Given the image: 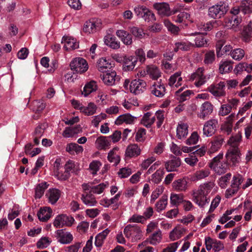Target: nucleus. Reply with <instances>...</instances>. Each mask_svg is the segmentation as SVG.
<instances>
[{"label":"nucleus","mask_w":252,"mask_h":252,"mask_svg":"<svg viewBox=\"0 0 252 252\" xmlns=\"http://www.w3.org/2000/svg\"><path fill=\"white\" fill-rule=\"evenodd\" d=\"M222 158L223 154H219L213 158L209 164V167L219 175L225 173L229 168L227 162L222 160Z\"/></svg>","instance_id":"nucleus-1"},{"label":"nucleus","mask_w":252,"mask_h":252,"mask_svg":"<svg viewBox=\"0 0 252 252\" xmlns=\"http://www.w3.org/2000/svg\"><path fill=\"white\" fill-rule=\"evenodd\" d=\"M226 12V10L224 3L220 1L209 8L208 15L213 19L220 18Z\"/></svg>","instance_id":"nucleus-2"},{"label":"nucleus","mask_w":252,"mask_h":252,"mask_svg":"<svg viewBox=\"0 0 252 252\" xmlns=\"http://www.w3.org/2000/svg\"><path fill=\"white\" fill-rule=\"evenodd\" d=\"M124 233L126 238L134 237L135 239H140L142 232L140 226L137 224H128L124 230Z\"/></svg>","instance_id":"nucleus-3"},{"label":"nucleus","mask_w":252,"mask_h":252,"mask_svg":"<svg viewBox=\"0 0 252 252\" xmlns=\"http://www.w3.org/2000/svg\"><path fill=\"white\" fill-rule=\"evenodd\" d=\"M70 66L72 70L79 73H83L88 69L86 61L82 58L73 59L70 63Z\"/></svg>","instance_id":"nucleus-4"},{"label":"nucleus","mask_w":252,"mask_h":252,"mask_svg":"<svg viewBox=\"0 0 252 252\" xmlns=\"http://www.w3.org/2000/svg\"><path fill=\"white\" fill-rule=\"evenodd\" d=\"M192 200L200 207L204 208L206 203H209V198L207 197L204 190H194L192 194Z\"/></svg>","instance_id":"nucleus-5"},{"label":"nucleus","mask_w":252,"mask_h":252,"mask_svg":"<svg viewBox=\"0 0 252 252\" xmlns=\"http://www.w3.org/2000/svg\"><path fill=\"white\" fill-rule=\"evenodd\" d=\"M103 190H90L89 192H84L81 194V199L83 202L87 206H94L96 203L95 197L93 193L101 194Z\"/></svg>","instance_id":"nucleus-6"},{"label":"nucleus","mask_w":252,"mask_h":252,"mask_svg":"<svg viewBox=\"0 0 252 252\" xmlns=\"http://www.w3.org/2000/svg\"><path fill=\"white\" fill-rule=\"evenodd\" d=\"M147 84L145 81L141 79H135L132 81L129 86L131 93L137 95L141 94L146 90Z\"/></svg>","instance_id":"nucleus-7"},{"label":"nucleus","mask_w":252,"mask_h":252,"mask_svg":"<svg viewBox=\"0 0 252 252\" xmlns=\"http://www.w3.org/2000/svg\"><path fill=\"white\" fill-rule=\"evenodd\" d=\"M240 151L239 149L229 148L226 154L227 161L232 163V166H236L240 159Z\"/></svg>","instance_id":"nucleus-8"},{"label":"nucleus","mask_w":252,"mask_h":252,"mask_svg":"<svg viewBox=\"0 0 252 252\" xmlns=\"http://www.w3.org/2000/svg\"><path fill=\"white\" fill-rule=\"evenodd\" d=\"M218 126V122L216 119H211L206 122L204 125L203 132V134L207 137L213 135Z\"/></svg>","instance_id":"nucleus-9"},{"label":"nucleus","mask_w":252,"mask_h":252,"mask_svg":"<svg viewBox=\"0 0 252 252\" xmlns=\"http://www.w3.org/2000/svg\"><path fill=\"white\" fill-rule=\"evenodd\" d=\"M225 86L224 82H220L216 85H211L208 87V90L215 96H224L226 94L224 90Z\"/></svg>","instance_id":"nucleus-10"},{"label":"nucleus","mask_w":252,"mask_h":252,"mask_svg":"<svg viewBox=\"0 0 252 252\" xmlns=\"http://www.w3.org/2000/svg\"><path fill=\"white\" fill-rule=\"evenodd\" d=\"M153 7L161 16H169L173 13L166 2H157L154 4Z\"/></svg>","instance_id":"nucleus-11"},{"label":"nucleus","mask_w":252,"mask_h":252,"mask_svg":"<svg viewBox=\"0 0 252 252\" xmlns=\"http://www.w3.org/2000/svg\"><path fill=\"white\" fill-rule=\"evenodd\" d=\"M100 21L98 19H92L86 21L83 27V31L87 33H93L96 32L100 27Z\"/></svg>","instance_id":"nucleus-12"},{"label":"nucleus","mask_w":252,"mask_h":252,"mask_svg":"<svg viewBox=\"0 0 252 252\" xmlns=\"http://www.w3.org/2000/svg\"><path fill=\"white\" fill-rule=\"evenodd\" d=\"M100 77L103 83L107 86L114 85L119 82L120 79V76L117 75L115 71L107 72L103 75H101Z\"/></svg>","instance_id":"nucleus-13"},{"label":"nucleus","mask_w":252,"mask_h":252,"mask_svg":"<svg viewBox=\"0 0 252 252\" xmlns=\"http://www.w3.org/2000/svg\"><path fill=\"white\" fill-rule=\"evenodd\" d=\"M181 165V159L176 157H173L171 159L165 162L164 166L167 172H174L177 171Z\"/></svg>","instance_id":"nucleus-14"},{"label":"nucleus","mask_w":252,"mask_h":252,"mask_svg":"<svg viewBox=\"0 0 252 252\" xmlns=\"http://www.w3.org/2000/svg\"><path fill=\"white\" fill-rule=\"evenodd\" d=\"M213 108V105L210 102H205L200 107V112L197 114L198 117L203 120L206 119L212 113Z\"/></svg>","instance_id":"nucleus-15"},{"label":"nucleus","mask_w":252,"mask_h":252,"mask_svg":"<svg viewBox=\"0 0 252 252\" xmlns=\"http://www.w3.org/2000/svg\"><path fill=\"white\" fill-rule=\"evenodd\" d=\"M203 71L202 68H199L190 77V80H196L194 84L197 87L202 85L205 82L206 77L203 74Z\"/></svg>","instance_id":"nucleus-16"},{"label":"nucleus","mask_w":252,"mask_h":252,"mask_svg":"<svg viewBox=\"0 0 252 252\" xmlns=\"http://www.w3.org/2000/svg\"><path fill=\"white\" fill-rule=\"evenodd\" d=\"M63 167H60V164L56 160L54 165V175L60 180H66L69 177L70 174L68 170L65 169L63 170Z\"/></svg>","instance_id":"nucleus-17"},{"label":"nucleus","mask_w":252,"mask_h":252,"mask_svg":"<svg viewBox=\"0 0 252 252\" xmlns=\"http://www.w3.org/2000/svg\"><path fill=\"white\" fill-rule=\"evenodd\" d=\"M136 119V117L133 116L129 113H126L119 116L115 121V124L117 125H120L123 123L132 125L135 122Z\"/></svg>","instance_id":"nucleus-18"},{"label":"nucleus","mask_w":252,"mask_h":252,"mask_svg":"<svg viewBox=\"0 0 252 252\" xmlns=\"http://www.w3.org/2000/svg\"><path fill=\"white\" fill-rule=\"evenodd\" d=\"M141 151V149L137 144H130L126 149L125 156L129 158L137 157L140 155Z\"/></svg>","instance_id":"nucleus-19"},{"label":"nucleus","mask_w":252,"mask_h":252,"mask_svg":"<svg viewBox=\"0 0 252 252\" xmlns=\"http://www.w3.org/2000/svg\"><path fill=\"white\" fill-rule=\"evenodd\" d=\"M64 42V48L66 50H74L79 47V44L74 38L68 36H63L62 42Z\"/></svg>","instance_id":"nucleus-20"},{"label":"nucleus","mask_w":252,"mask_h":252,"mask_svg":"<svg viewBox=\"0 0 252 252\" xmlns=\"http://www.w3.org/2000/svg\"><path fill=\"white\" fill-rule=\"evenodd\" d=\"M152 94L156 96L161 97L165 93V88L161 81L155 83L152 88Z\"/></svg>","instance_id":"nucleus-21"},{"label":"nucleus","mask_w":252,"mask_h":252,"mask_svg":"<svg viewBox=\"0 0 252 252\" xmlns=\"http://www.w3.org/2000/svg\"><path fill=\"white\" fill-rule=\"evenodd\" d=\"M56 234L60 238L59 241L62 244H69L73 240V236L70 233H65L63 229H59L56 231Z\"/></svg>","instance_id":"nucleus-22"},{"label":"nucleus","mask_w":252,"mask_h":252,"mask_svg":"<svg viewBox=\"0 0 252 252\" xmlns=\"http://www.w3.org/2000/svg\"><path fill=\"white\" fill-rule=\"evenodd\" d=\"M52 213V209L49 207H44L40 208L37 213L38 219L42 221H47L51 217Z\"/></svg>","instance_id":"nucleus-23"},{"label":"nucleus","mask_w":252,"mask_h":252,"mask_svg":"<svg viewBox=\"0 0 252 252\" xmlns=\"http://www.w3.org/2000/svg\"><path fill=\"white\" fill-rule=\"evenodd\" d=\"M188 125L187 124L181 123L179 124L176 128V135L178 139L185 138L188 134Z\"/></svg>","instance_id":"nucleus-24"},{"label":"nucleus","mask_w":252,"mask_h":252,"mask_svg":"<svg viewBox=\"0 0 252 252\" xmlns=\"http://www.w3.org/2000/svg\"><path fill=\"white\" fill-rule=\"evenodd\" d=\"M190 183L191 181L189 179L183 178L174 181L172 187L174 189H185L190 187Z\"/></svg>","instance_id":"nucleus-25"},{"label":"nucleus","mask_w":252,"mask_h":252,"mask_svg":"<svg viewBox=\"0 0 252 252\" xmlns=\"http://www.w3.org/2000/svg\"><path fill=\"white\" fill-rule=\"evenodd\" d=\"M104 43L106 45L114 50L120 48V42L117 40L116 37L112 35H108L105 37Z\"/></svg>","instance_id":"nucleus-26"},{"label":"nucleus","mask_w":252,"mask_h":252,"mask_svg":"<svg viewBox=\"0 0 252 252\" xmlns=\"http://www.w3.org/2000/svg\"><path fill=\"white\" fill-rule=\"evenodd\" d=\"M242 133L240 132L232 135L227 141L228 145L230 146L229 148L239 149L238 147L242 141Z\"/></svg>","instance_id":"nucleus-27"},{"label":"nucleus","mask_w":252,"mask_h":252,"mask_svg":"<svg viewBox=\"0 0 252 252\" xmlns=\"http://www.w3.org/2000/svg\"><path fill=\"white\" fill-rule=\"evenodd\" d=\"M223 43L219 41L216 44V52L218 57H221L224 54L230 52L232 50V46L230 45H226L222 48Z\"/></svg>","instance_id":"nucleus-28"},{"label":"nucleus","mask_w":252,"mask_h":252,"mask_svg":"<svg viewBox=\"0 0 252 252\" xmlns=\"http://www.w3.org/2000/svg\"><path fill=\"white\" fill-rule=\"evenodd\" d=\"M224 141L223 136L220 135L214 137L211 142L210 152H214L218 151L221 147Z\"/></svg>","instance_id":"nucleus-29"},{"label":"nucleus","mask_w":252,"mask_h":252,"mask_svg":"<svg viewBox=\"0 0 252 252\" xmlns=\"http://www.w3.org/2000/svg\"><path fill=\"white\" fill-rule=\"evenodd\" d=\"M241 12L244 15L252 13V0H242L240 3Z\"/></svg>","instance_id":"nucleus-30"},{"label":"nucleus","mask_w":252,"mask_h":252,"mask_svg":"<svg viewBox=\"0 0 252 252\" xmlns=\"http://www.w3.org/2000/svg\"><path fill=\"white\" fill-rule=\"evenodd\" d=\"M116 35L121 39L126 45H130L132 42V37L127 32L124 30H118Z\"/></svg>","instance_id":"nucleus-31"},{"label":"nucleus","mask_w":252,"mask_h":252,"mask_svg":"<svg viewBox=\"0 0 252 252\" xmlns=\"http://www.w3.org/2000/svg\"><path fill=\"white\" fill-rule=\"evenodd\" d=\"M110 141L106 137L100 136L97 138L95 141V146L98 149H106L110 145Z\"/></svg>","instance_id":"nucleus-32"},{"label":"nucleus","mask_w":252,"mask_h":252,"mask_svg":"<svg viewBox=\"0 0 252 252\" xmlns=\"http://www.w3.org/2000/svg\"><path fill=\"white\" fill-rule=\"evenodd\" d=\"M137 63V59L134 56H130L124 59V68L126 71H131L135 67Z\"/></svg>","instance_id":"nucleus-33"},{"label":"nucleus","mask_w":252,"mask_h":252,"mask_svg":"<svg viewBox=\"0 0 252 252\" xmlns=\"http://www.w3.org/2000/svg\"><path fill=\"white\" fill-rule=\"evenodd\" d=\"M242 19L238 17H232L231 19L228 20L226 23V26L228 28L233 30L234 31H238L240 29V24Z\"/></svg>","instance_id":"nucleus-34"},{"label":"nucleus","mask_w":252,"mask_h":252,"mask_svg":"<svg viewBox=\"0 0 252 252\" xmlns=\"http://www.w3.org/2000/svg\"><path fill=\"white\" fill-rule=\"evenodd\" d=\"M45 195L48 198L49 201L52 204L56 203L61 195V190H48Z\"/></svg>","instance_id":"nucleus-35"},{"label":"nucleus","mask_w":252,"mask_h":252,"mask_svg":"<svg viewBox=\"0 0 252 252\" xmlns=\"http://www.w3.org/2000/svg\"><path fill=\"white\" fill-rule=\"evenodd\" d=\"M152 113L147 112L144 114L141 120V123L146 127H150L155 122L156 119L154 116L152 117Z\"/></svg>","instance_id":"nucleus-36"},{"label":"nucleus","mask_w":252,"mask_h":252,"mask_svg":"<svg viewBox=\"0 0 252 252\" xmlns=\"http://www.w3.org/2000/svg\"><path fill=\"white\" fill-rule=\"evenodd\" d=\"M66 151L71 155H74V154L77 155L83 152V148L82 146L76 143H71L66 145Z\"/></svg>","instance_id":"nucleus-37"},{"label":"nucleus","mask_w":252,"mask_h":252,"mask_svg":"<svg viewBox=\"0 0 252 252\" xmlns=\"http://www.w3.org/2000/svg\"><path fill=\"white\" fill-rule=\"evenodd\" d=\"M191 35H196L194 39L195 45L197 47L205 46L207 44V41L204 37V34L200 32H194L190 34Z\"/></svg>","instance_id":"nucleus-38"},{"label":"nucleus","mask_w":252,"mask_h":252,"mask_svg":"<svg viewBox=\"0 0 252 252\" xmlns=\"http://www.w3.org/2000/svg\"><path fill=\"white\" fill-rule=\"evenodd\" d=\"M181 72L178 71L170 76L168 82L170 86L172 87L175 85L177 88L181 85V82L182 81V78L181 77Z\"/></svg>","instance_id":"nucleus-39"},{"label":"nucleus","mask_w":252,"mask_h":252,"mask_svg":"<svg viewBox=\"0 0 252 252\" xmlns=\"http://www.w3.org/2000/svg\"><path fill=\"white\" fill-rule=\"evenodd\" d=\"M146 71L150 77L154 80H157L161 76L159 69L155 65L147 66Z\"/></svg>","instance_id":"nucleus-40"},{"label":"nucleus","mask_w":252,"mask_h":252,"mask_svg":"<svg viewBox=\"0 0 252 252\" xmlns=\"http://www.w3.org/2000/svg\"><path fill=\"white\" fill-rule=\"evenodd\" d=\"M232 62L228 61H221L219 64V72L221 74L228 73L233 69Z\"/></svg>","instance_id":"nucleus-41"},{"label":"nucleus","mask_w":252,"mask_h":252,"mask_svg":"<svg viewBox=\"0 0 252 252\" xmlns=\"http://www.w3.org/2000/svg\"><path fill=\"white\" fill-rule=\"evenodd\" d=\"M97 90V85L96 82L94 81H90L87 83L83 89L82 94L85 96H88L91 93Z\"/></svg>","instance_id":"nucleus-42"},{"label":"nucleus","mask_w":252,"mask_h":252,"mask_svg":"<svg viewBox=\"0 0 252 252\" xmlns=\"http://www.w3.org/2000/svg\"><path fill=\"white\" fill-rule=\"evenodd\" d=\"M98 70L100 72H104L106 69L112 67L111 64L105 58H100L97 62Z\"/></svg>","instance_id":"nucleus-43"},{"label":"nucleus","mask_w":252,"mask_h":252,"mask_svg":"<svg viewBox=\"0 0 252 252\" xmlns=\"http://www.w3.org/2000/svg\"><path fill=\"white\" fill-rule=\"evenodd\" d=\"M119 150L118 148L115 147L109 152L108 155V159L110 162H112L114 165H117L120 161V157L116 153Z\"/></svg>","instance_id":"nucleus-44"},{"label":"nucleus","mask_w":252,"mask_h":252,"mask_svg":"<svg viewBox=\"0 0 252 252\" xmlns=\"http://www.w3.org/2000/svg\"><path fill=\"white\" fill-rule=\"evenodd\" d=\"M229 54L234 60L240 61L244 57L245 52L241 48H237L231 51Z\"/></svg>","instance_id":"nucleus-45"},{"label":"nucleus","mask_w":252,"mask_h":252,"mask_svg":"<svg viewBox=\"0 0 252 252\" xmlns=\"http://www.w3.org/2000/svg\"><path fill=\"white\" fill-rule=\"evenodd\" d=\"M183 88H181L176 92L177 99L179 101V102H183L188 99L190 95L192 93L191 91L187 90L180 94V93L183 91Z\"/></svg>","instance_id":"nucleus-46"},{"label":"nucleus","mask_w":252,"mask_h":252,"mask_svg":"<svg viewBox=\"0 0 252 252\" xmlns=\"http://www.w3.org/2000/svg\"><path fill=\"white\" fill-rule=\"evenodd\" d=\"M81 112L86 115L90 116L94 114L96 110V105L93 102H90L88 106L81 107Z\"/></svg>","instance_id":"nucleus-47"},{"label":"nucleus","mask_w":252,"mask_h":252,"mask_svg":"<svg viewBox=\"0 0 252 252\" xmlns=\"http://www.w3.org/2000/svg\"><path fill=\"white\" fill-rule=\"evenodd\" d=\"M101 165L100 161L94 160L90 163L89 169L93 175H95Z\"/></svg>","instance_id":"nucleus-48"},{"label":"nucleus","mask_w":252,"mask_h":252,"mask_svg":"<svg viewBox=\"0 0 252 252\" xmlns=\"http://www.w3.org/2000/svg\"><path fill=\"white\" fill-rule=\"evenodd\" d=\"M167 204V196L164 195L156 204L157 211L158 212L164 210Z\"/></svg>","instance_id":"nucleus-49"},{"label":"nucleus","mask_w":252,"mask_h":252,"mask_svg":"<svg viewBox=\"0 0 252 252\" xmlns=\"http://www.w3.org/2000/svg\"><path fill=\"white\" fill-rule=\"evenodd\" d=\"M164 24L168 30L171 33L175 34H178L180 31V29L178 27L173 25L168 20H165L164 21Z\"/></svg>","instance_id":"nucleus-50"},{"label":"nucleus","mask_w":252,"mask_h":252,"mask_svg":"<svg viewBox=\"0 0 252 252\" xmlns=\"http://www.w3.org/2000/svg\"><path fill=\"white\" fill-rule=\"evenodd\" d=\"M243 182V178L240 175L234 176L231 181V187L232 188H241L240 186Z\"/></svg>","instance_id":"nucleus-51"},{"label":"nucleus","mask_w":252,"mask_h":252,"mask_svg":"<svg viewBox=\"0 0 252 252\" xmlns=\"http://www.w3.org/2000/svg\"><path fill=\"white\" fill-rule=\"evenodd\" d=\"M90 184H83L82 187L84 189H104L108 188L109 184L107 182L100 184L95 186H91Z\"/></svg>","instance_id":"nucleus-52"},{"label":"nucleus","mask_w":252,"mask_h":252,"mask_svg":"<svg viewBox=\"0 0 252 252\" xmlns=\"http://www.w3.org/2000/svg\"><path fill=\"white\" fill-rule=\"evenodd\" d=\"M215 60L214 51H209L205 54L204 62L206 64H212Z\"/></svg>","instance_id":"nucleus-53"},{"label":"nucleus","mask_w":252,"mask_h":252,"mask_svg":"<svg viewBox=\"0 0 252 252\" xmlns=\"http://www.w3.org/2000/svg\"><path fill=\"white\" fill-rule=\"evenodd\" d=\"M33 110L36 114H39L45 108L46 104L42 101H34L33 103Z\"/></svg>","instance_id":"nucleus-54"},{"label":"nucleus","mask_w":252,"mask_h":252,"mask_svg":"<svg viewBox=\"0 0 252 252\" xmlns=\"http://www.w3.org/2000/svg\"><path fill=\"white\" fill-rule=\"evenodd\" d=\"M62 227L63 226H70L74 221V218L71 216L62 214Z\"/></svg>","instance_id":"nucleus-55"},{"label":"nucleus","mask_w":252,"mask_h":252,"mask_svg":"<svg viewBox=\"0 0 252 252\" xmlns=\"http://www.w3.org/2000/svg\"><path fill=\"white\" fill-rule=\"evenodd\" d=\"M231 177V174L228 173L224 176H222L220 178L219 182V184L220 188H225L226 187L227 183L230 180Z\"/></svg>","instance_id":"nucleus-56"},{"label":"nucleus","mask_w":252,"mask_h":252,"mask_svg":"<svg viewBox=\"0 0 252 252\" xmlns=\"http://www.w3.org/2000/svg\"><path fill=\"white\" fill-rule=\"evenodd\" d=\"M164 171L162 169H158L153 174L152 181L155 183H158L161 180L164 174Z\"/></svg>","instance_id":"nucleus-57"},{"label":"nucleus","mask_w":252,"mask_h":252,"mask_svg":"<svg viewBox=\"0 0 252 252\" xmlns=\"http://www.w3.org/2000/svg\"><path fill=\"white\" fill-rule=\"evenodd\" d=\"M132 173V170L130 168L124 167L119 170L118 172V176L121 178H125L128 177Z\"/></svg>","instance_id":"nucleus-58"},{"label":"nucleus","mask_w":252,"mask_h":252,"mask_svg":"<svg viewBox=\"0 0 252 252\" xmlns=\"http://www.w3.org/2000/svg\"><path fill=\"white\" fill-rule=\"evenodd\" d=\"M50 243L47 237H42L36 243L37 247L38 249H43L47 248Z\"/></svg>","instance_id":"nucleus-59"},{"label":"nucleus","mask_w":252,"mask_h":252,"mask_svg":"<svg viewBox=\"0 0 252 252\" xmlns=\"http://www.w3.org/2000/svg\"><path fill=\"white\" fill-rule=\"evenodd\" d=\"M145 13H143V15L141 18H142L144 20L149 21H153L156 20V17L155 14L148 8L145 10Z\"/></svg>","instance_id":"nucleus-60"},{"label":"nucleus","mask_w":252,"mask_h":252,"mask_svg":"<svg viewBox=\"0 0 252 252\" xmlns=\"http://www.w3.org/2000/svg\"><path fill=\"white\" fill-rule=\"evenodd\" d=\"M47 125L45 123L39 125L35 129L33 136L41 137L44 132L45 129L47 128Z\"/></svg>","instance_id":"nucleus-61"},{"label":"nucleus","mask_w":252,"mask_h":252,"mask_svg":"<svg viewBox=\"0 0 252 252\" xmlns=\"http://www.w3.org/2000/svg\"><path fill=\"white\" fill-rule=\"evenodd\" d=\"M146 135V130L143 128H139L135 135V140L137 142H143L145 140V135Z\"/></svg>","instance_id":"nucleus-62"},{"label":"nucleus","mask_w":252,"mask_h":252,"mask_svg":"<svg viewBox=\"0 0 252 252\" xmlns=\"http://www.w3.org/2000/svg\"><path fill=\"white\" fill-rule=\"evenodd\" d=\"M190 44H187L185 42H178L175 44L176 47L175 48L174 50L176 52L178 50L188 51L190 49Z\"/></svg>","instance_id":"nucleus-63"},{"label":"nucleus","mask_w":252,"mask_h":252,"mask_svg":"<svg viewBox=\"0 0 252 252\" xmlns=\"http://www.w3.org/2000/svg\"><path fill=\"white\" fill-rule=\"evenodd\" d=\"M232 109V106L229 104H223L221 106L219 111V114L225 116L229 114Z\"/></svg>","instance_id":"nucleus-64"}]
</instances>
